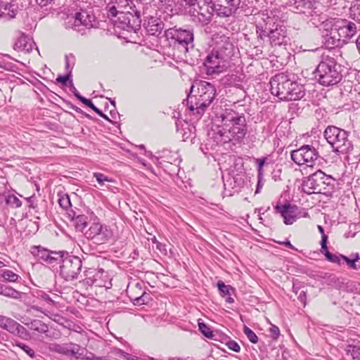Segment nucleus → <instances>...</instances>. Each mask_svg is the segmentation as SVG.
<instances>
[{
  "mask_svg": "<svg viewBox=\"0 0 360 360\" xmlns=\"http://www.w3.org/2000/svg\"><path fill=\"white\" fill-rule=\"evenodd\" d=\"M12 345L13 347H18L20 348L31 358H34L36 356L34 350L25 343L15 340L13 342H12Z\"/></svg>",
  "mask_w": 360,
  "mask_h": 360,
  "instance_id": "nucleus-41",
  "label": "nucleus"
},
{
  "mask_svg": "<svg viewBox=\"0 0 360 360\" xmlns=\"http://www.w3.org/2000/svg\"><path fill=\"white\" fill-rule=\"evenodd\" d=\"M70 91L72 92V94H74V96L78 99L82 103H84L85 101L87 100L86 98L82 96L79 92L77 91V89L75 88V86H74L73 84V82H72V80H70Z\"/></svg>",
  "mask_w": 360,
  "mask_h": 360,
  "instance_id": "nucleus-54",
  "label": "nucleus"
},
{
  "mask_svg": "<svg viewBox=\"0 0 360 360\" xmlns=\"http://www.w3.org/2000/svg\"><path fill=\"white\" fill-rule=\"evenodd\" d=\"M93 176L94 178H96L98 183L103 186L104 185L105 182H113L114 180L111 178H109L108 176H105V174L100 173V172H94L93 174Z\"/></svg>",
  "mask_w": 360,
  "mask_h": 360,
  "instance_id": "nucleus-50",
  "label": "nucleus"
},
{
  "mask_svg": "<svg viewBox=\"0 0 360 360\" xmlns=\"http://www.w3.org/2000/svg\"><path fill=\"white\" fill-rule=\"evenodd\" d=\"M217 285L221 295L226 297V302L230 304L233 303L234 300L231 295L235 292V288L231 285H226L222 281H219Z\"/></svg>",
  "mask_w": 360,
  "mask_h": 360,
  "instance_id": "nucleus-29",
  "label": "nucleus"
},
{
  "mask_svg": "<svg viewBox=\"0 0 360 360\" xmlns=\"http://www.w3.org/2000/svg\"><path fill=\"white\" fill-rule=\"evenodd\" d=\"M58 204L61 208L65 210H68V209L72 206L70 197L68 194L60 195Z\"/></svg>",
  "mask_w": 360,
  "mask_h": 360,
  "instance_id": "nucleus-45",
  "label": "nucleus"
},
{
  "mask_svg": "<svg viewBox=\"0 0 360 360\" xmlns=\"http://www.w3.org/2000/svg\"><path fill=\"white\" fill-rule=\"evenodd\" d=\"M156 248L163 255H166L167 254V245L165 244L158 243L156 245Z\"/></svg>",
  "mask_w": 360,
  "mask_h": 360,
  "instance_id": "nucleus-63",
  "label": "nucleus"
},
{
  "mask_svg": "<svg viewBox=\"0 0 360 360\" xmlns=\"http://www.w3.org/2000/svg\"><path fill=\"white\" fill-rule=\"evenodd\" d=\"M274 209L276 212L279 213L283 218V222L286 225L292 224L297 218L295 215L297 206L295 205H292L289 202H286L284 205L278 203L274 207Z\"/></svg>",
  "mask_w": 360,
  "mask_h": 360,
  "instance_id": "nucleus-18",
  "label": "nucleus"
},
{
  "mask_svg": "<svg viewBox=\"0 0 360 360\" xmlns=\"http://www.w3.org/2000/svg\"><path fill=\"white\" fill-rule=\"evenodd\" d=\"M321 31L322 42L326 49H333L345 44V39H342L333 18L323 21Z\"/></svg>",
  "mask_w": 360,
  "mask_h": 360,
  "instance_id": "nucleus-9",
  "label": "nucleus"
},
{
  "mask_svg": "<svg viewBox=\"0 0 360 360\" xmlns=\"http://www.w3.org/2000/svg\"><path fill=\"white\" fill-rule=\"evenodd\" d=\"M68 105L70 106V108L75 110L76 112H77L78 113H80L83 115H84L86 117L89 118V119H91V115H89V114L86 113L85 112H84L82 109H80L79 108L77 107L76 105H74L73 104L69 103Z\"/></svg>",
  "mask_w": 360,
  "mask_h": 360,
  "instance_id": "nucleus-61",
  "label": "nucleus"
},
{
  "mask_svg": "<svg viewBox=\"0 0 360 360\" xmlns=\"http://www.w3.org/2000/svg\"><path fill=\"white\" fill-rule=\"evenodd\" d=\"M278 18L275 16L263 15L262 19L256 22V34L257 38L264 40L272 30Z\"/></svg>",
  "mask_w": 360,
  "mask_h": 360,
  "instance_id": "nucleus-17",
  "label": "nucleus"
},
{
  "mask_svg": "<svg viewBox=\"0 0 360 360\" xmlns=\"http://www.w3.org/2000/svg\"><path fill=\"white\" fill-rule=\"evenodd\" d=\"M321 252L323 254L326 258V259L332 263H335L340 264V262L342 259V255H334L330 252L328 250L327 245H326V248L324 249L323 247L321 248Z\"/></svg>",
  "mask_w": 360,
  "mask_h": 360,
  "instance_id": "nucleus-38",
  "label": "nucleus"
},
{
  "mask_svg": "<svg viewBox=\"0 0 360 360\" xmlns=\"http://www.w3.org/2000/svg\"><path fill=\"white\" fill-rule=\"evenodd\" d=\"M124 10H118L110 1L106 6L107 15L108 18H117Z\"/></svg>",
  "mask_w": 360,
  "mask_h": 360,
  "instance_id": "nucleus-44",
  "label": "nucleus"
},
{
  "mask_svg": "<svg viewBox=\"0 0 360 360\" xmlns=\"http://www.w3.org/2000/svg\"><path fill=\"white\" fill-rule=\"evenodd\" d=\"M70 58H72L73 60L75 59L74 56L72 54L70 56H65V69L67 72H69L70 71V74H72V70L74 65V62L72 63V64H71L70 61Z\"/></svg>",
  "mask_w": 360,
  "mask_h": 360,
  "instance_id": "nucleus-60",
  "label": "nucleus"
},
{
  "mask_svg": "<svg viewBox=\"0 0 360 360\" xmlns=\"http://www.w3.org/2000/svg\"><path fill=\"white\" fill-rule=\"evenodd\" d=\"M165 11L170 15L179 14L183 11L182 4L179 0H162Z\"/></svg>",
  "mask_w": 360,
  "mask_h": 360,
  "instance_id": "nucleus-27",
  "label": "nucleus"
},
{
  "mask_svg": "<svg viewBox=\"0 0 360 360\" xmlns=\"http://www.w3.org/2000/svg\"><path fill=\"white\" fill-rule=\"evenodd\" d=\"M267 37L271 46H286L290 42L287 27L280 20H278Z\"/></svg>",
  "mask_w": 360,
  "mask_h": 360,
  "instance_id": "nucleus-14",
  "label": "nucleus"
},
{
  "mask_svg": "<svg viewBox=\"0 0 360 360\" xmlns=\"http://www.w3.org/2000/svg\"><path fill=\"white\" fill-rule=\"evenodd\" d=\"M165 37L170 46L186 53L190 49H193L194 29L191 25L179 27L175 25L165 31Z\"/></svg>",
  "mask_w": 360,
  "mask_h": 360,
  "instance_id": "nucleus-6",
  "label": "nucleus"
},
{
  "mask_svg": "<svg viewBox=\"0 0 360 360\" xmlns=\"http://www.w3.org/2000/svg\"><path fill=\"white\" fill-rule=\"evenodd\" d=\"M72 74H70V71L67 72L65 75H58L56 78V82L60 83L63 86H67L68 83L70 84V80H72Z\"/></svg>",
  "mask_w": 360,
  "mask_h": 360,
  "instance_id": "nucleus-53",
  "label": "nucleus"
},
{
  "mask_svg": "<svg viewBox=\"0 0 360 360\" xmlns=\"http://www.w3.org/2000/svg\"><path fill=\"white\" fill-rule=\"evenodd\" d=\"M212 139L217 145L240 142L248 131L245 117L231 109L221 110L212 118Z\"/></svg>",
  "mask_w": 360,
  "mask_h": 360,
  "instance_id": "nucleus-1",
  "label": "nucleus"
},
{
  "mask_svg": "<svg viewBox=\"0 0 360 360\" xmlns=\"http://www.w3.org/2000/svg\"><path fill=\"white\" fill-rule=\"evenodd\" d=\"M235 49L229 37L222 35L217 38L214 46L204 60L207 74L213 75L224 72L229 66Z\"/></svg>",
  "mask_w": 360,
  "mask_h": 360,
  "instance_id": "nucleus-2",
  "label": "nucleus"
},
{
  "mask_svg": "<svg viewBox=\"0 0 360 360\" xmlns=\"http://www.w3.org/2000/svg\"><path fill=\"white\" fill-rule=\"evenodd\" d=\"M6 204L12 208H18L21 207L22 202L16 195L8 194L6 197Z\"/></svg>",
  "mask_w": 360,
  "mask_h": 360,
  "instance_id": "nucleus-43",
  "label": "nucleus"
},
{
  "mask_svg": "<svg viewBox=\"0 0 360 360\" xmlns=\"http://www.w3.org/2000/svg\"><path fill=\"white\" fill-rule=\"evenodd\" d=\"M64 255L60 260V276L67 281L77 279L82 268V259L75 255L64 251Z\"/></svg>",
  "mask_w": 360,
  "mask_h": 360,
  "instance_id": "nucleus-11",
  "label": "nucleus"
},
{
  "mask_svg": "<svg viewBox=\"0 0 360 360\" xmlns=\"http://www.w3.org/2000/svg\"><path fill=\"white\" fill-rule=\"evenodd\" d=\"M335 180L330 175L326 174L321 169L304 177L302 183V191L308 195L323 193L326 195L334 188Z\"/></svg>",
  "mask_w": 360,
  "mask_h": 360,
  "instance_id": "nucleus-7",
  "label": "nucleus"
},
{
  "mask_svg": "<svg viewBox=\"0 0 360 360\" xmlns=\"http://www.w3.org/2000/svg\"><path fill=\"white\" fill-rule=\"evenodd\" d=\"M79 214H77V212L72 210H70L68 212V217L72 221L76 219V217H78Z\"/></svg>",
  "mask_w": 360,
  "mask_h": 360,
  "instance_id": "nucleus-64",
  "label": "nucleus"
},
{
  "mask_svg": "<svg viewBox=\"0 0 360 360\" xmlns=\"http://www.w3.org/2000/svg\"><path fill=\"white\" fill-rule=\"evenodd\" d=\"M164 28V24L159 19L150 18L147 26V31L151 35L160 34Z\"/></svg>",
  "mask_w": 360,
  "mask_h": 360,
  "instance_id": "nucleus-31",
  "label": "nucleus"
},
{
  "mask_svg": "<svg viewBox=\"0 0 360 360\" xmlns=\"http://www.w3.org/2000/svg\"><path fill=\"white\" fill-rule=\"evenodd\" d=\"M318 230L319 233L321 235V248L323 247L324 249L326 248V245H327L328 242V236L324 232V229L323 226L319 225L318 226Z\"/></svg>",
  "mask_w": 360,
  "mask_h": 360,
  "instance_id": "nucleus-55",
  "label": "nucleus"
},
{
  "mask_svg": "<svg viewBox=\"0 0 360 360\" xmlns=\"http://www.w3.org/2000/svg\"><path fill=\"white\" fill-rule=\"evenodd\" d=\"M269 83L271 93L281 101H298L305 95L304 85L283 72L271 77Z\"/></svg>",
  "mask_w": 360,
  "mask_h": 360,
  "instance_id": "nucleus-4",
  "label": "nucleus"
},
{
  "mask_svg": "<svg viewBox=\"0 0 360 360\" xmlns=\"http://www.w3.org/2000/svg\"><path fill=\"white\" fill-rule=\"evenodd\" d=\"M243 333L252 343L256 344L258 342L256 333L245 325L243 326Z\"/></svg>",
  "mask_w": 360,
  "mask_h": 360,
  "instance_id": "nucleus-47",
  "label": "nucleus"
},
{
  "mask_svg": "<svg viewBox=\"0 0 360 360\" xmlns=\"http://www.w3.org/2000/svg\"><path fill=\"white\" fill-rule=\"evenodd\" d=\"M224 84L226 86H238L241 82V79L237 75H227L223 78Z\"/></svg>",
  "mask_w": 360,
  "mask_h": 360,
  "instance_id": "nucleus-40",
  "label": "nucleus"
},
{
  "mask_svg": "<svg viewBox=\"0 0 360 360\" xmlns=\"http://www.w3.org/2000/svg\"><path fill=\"white\" fill-rule=\"evenodd\" d=\"M30 253L42 263L55 266L58 264L64 255V251H52L41 245H33L30 248Z\"/></svg>",
  "mask_w": 360,
  "mask_h": 360,
  "instance_id": "nucleus-13",
  "label": "nucleus"
},
{
  "mask_svg": "<svg viewBox=\"0 0 360 360\" xmlns=\"http://www.w3.org/2000/svg\"><path fill=\"white\" fill-rule=\"evenodd\" d=\"M269 332L271 333V338L274 340H276L278 338L280 335V329L278 326L271 324L269 328Z\"/></svg>",
  "mask_w": 360,
  "mask_h": 360,
  "instance_id": "nucleus-58",
  "label": "nucleus"
},
{
  "mask_svg": "<svg viewBox=\"0 0 360 360\" xmlns=\"http://www.w3.org/2000/svg\"><path fill=\"white\" fill-rule=\"evenodd\" d=\"M129 10L123 11L116 20H114L117 27L127 32H136L141 27V13L139 8L131 1Z\"/></svg>",
  "mask_w": 360,
  "mask_h": 360,
  "instance_id": "nucleus-10",
  "label": "nucleus"
},
{
  "mask_svg": "<svg viewBox=\"0 0 360 360\" xmlns=\"http://www.w3.org/2000/svg\"><path fill=\"white\" fill-rule=\"evenodd\" d=\"M0 327L6 330L10 333L18 335L20 338H25L28 335L27 329L16 321L11 318L2 316Z\"/></svg>",
  "mask_w": 360,
  "mask_h": 360,
  "instance_id": "nucleus-19",
  "label": "nucleus"
},
{
  "mask_svg": "<svg viewBox=\"0 0 360 360\" xmlns=\"http://www.w3.org/2000/svg\"><path fill=\"white\" fill-rule=\"evenodd\" d=\"M103 271H97L96 269H89L84 271L85 278L83 282L89 285L96 287H105V282L102 279Z\"/></svg>",
  "mask_w": 360,
  "mask_h": 360,
  "instance_id": "nucleus-23",
  "label": "nucleus"
},
{
  "mask_svg": "<svg viewBox=\"0 0 360 360\" xmlns=\"http://www.w3.org/2000/svg\"><path fill=\"white\" fill-rule=\"evenodd\" d=\"M350 18L358 23H360V0H354L349 8Z\"/></svg>",
  "mask_w": 360,
  "mask_h": 360,
  "instance_id": "nucleus-33",
  "label": "nucleus"
},
{
  "mask_svg": "<svg viewBox=\"0 0 360 360\" xmlns=\"http://www.w3.org/2000/svg\"><path fill=\"white\" fill-rule=\"evenodd\" d=\"M84 104L86 105V106L89 107L90 108H91L95 112H96L98 115H99L101 117L104 118L105 120H106L110 122H112L105 114H104L100 109H98L97 107H96L94 105V103L91 102V101L90 99L87 98V100L85 101Z\"/></svg>",
  "mask_w": 360,
  "mask_h": 360,
  "instance_id": "nucleus-48",
  "label": "nucleus"
},
{
  "mask_svg": "<svg viewBox=\"0 0 360 360\" xmlns=\"http://www.w3.org/2000/svg\"><path fill=\"white\" fill-rule=\"evenodd\" d=\"M150 300H151V297H150V294H148L146 292V290L144 288L143 292H141V297L136 302H134V305L141 306L143 304H146L149 303V302Z\"/></svg>",
  "mask_w": 360,
  "mask_h": 360,
  "instance_id": "nucleus-49",
  "label": "nucleus"
},
{
  "mask_svg": "<svg viewBox=\"0 0 360 360\" xmlns=\"http://www.w3.org/2000/svg\"><path fill=\"white\" fill-rule=\"evenodd\" d=\"M294 11L303 13L308 16H313L314 11L315 0H293Z\"/></svg>",
  "mask_w": 360,
  "mask_h": 360,
  "instance_id": "nucleus-24",
  "label": "nucleus"
},
{
  "mask_svg": "<svg viewBox=\"0 0 360 360\" xmlns=\"http://www.w3.org/2000/svg\"><path fill=\"white\" fill-rule=\"evenodd\" d=\"M13 48L17 51L29 53L33 49V42L25 37H20L15 41Z\"/></svg>",
  "mask_w": 360,
  "mask_h": 360,
  "instance_id": "nucleus-28",
  "label": "nucleus"
},
{
  "mask_svg": "<svg viewBox=\"0 0 360 360\" xmlns=\"http://www.w3.org/2000/svg\"><path fill=\"white\" fill-rule=\"evenodd\" d=\"M314 74L318 82L324 86L336 85L342 79L341 65L329 55L321 56Z\"/></svg>",
  "mask_w": 360,
  "mask_h": 360,
  "instance_id": "nucleus-5",
  "label": "nucleus"
},
{
  "mask_svg": "<svg viewBox=\"0 0 360 360\" xmlns=\"http://www.w3.org/2000/svg\"><path fill=\"white\" fill-rule=\"evenodd\" d=\"M226 345L228 347V348L233 352H239L240 351V345L238 344L237 342H236L235 340H229L226 343Z\"/></svg>",
  "mask_w": 360,
  "mask_h": 360,
  "instance_id": "nucleus-56",
  "label": "nucleus"
},
{
  "mask_svg": "<svg viewBox=\"0 0 360 360\" xmlns=\"http://www.w3.org/2000/svg\"><path fill=\"white\" fill-rule=\"evenodd\" d=\"M77 19V13H75V16L68 17V20L65 22V27L82 32L84 30V27Z\"/></svg>",
  "mask_w": 360,
  "mask_h": 360,
  "instance_id": "nucleus-32",
  "label": "nucleus"
},
{
  "mask_svg": "<svg viewBox=\"0 0 360 360\" xmlns=\"http://www.w3.org/2000/svg\"><path fill=\"white\" fill-rule=\"evenodd\" d=\"M112 236L113 232L112 229L106 225L101 224V229H99L95 242L103 244L110 240Z\"/></svg>",
  "mask_w": 360,
  "mask_h": 360,
  "instance_id": "nucleus-30",
  "label": "nucleus"
},
{
  "mask_svg": "<svg viewBox=\"0 0 360 360\" xmlns=\"http://www.w3.org/2000/svg\"><path fill=\"white\" fill-rule=\"evenodd\" d=\"M0 276L8 282H16L20 278L18 274L8 269L2 270L0 272Z\"/></svg>",
  "mask_w": 360,
  "mask_h": 360,
  "instance_id": "nucleus-42",
  "label": "nucleus"
},
{
  "mask_svg": "<svg viewBox=\"0 0 360 360\" xmlns=\"http://www.w3.org/2000/svg\"><path fill=\"white\" fill-rule=\"evenodd\" d=\"M74 226L77 231L83 232L88 224V217L85 214H79L74 221Z\"/></svg>",
  "mask_w": 360,
  "mask_h": 360,
  "instance_id": "nucleus-36",
  "label": "nucleus"
},
{
  "mask_svg": "<svg viewBox=\"0 0 360 360\" xmlns=\"http://www.w3.org/2000/svg\"><path fill=\"white\" fill-rule=\"evenodd\" d=\"M185 3V6L190 8L189 12L194 11L198 6V3H200L199 0H181Z\"/></svg>",
  "mask_w": 360,
  "mask_h": 360,
  "instance_id": "nucleus-57",
  "label": "nucleus"
},
{
  "mask_svg": "<svg viewBox=\"0 0 360 360\" xmlns=\"http://www.w3.org/2000/svg\"><path fill=\"white\" fill-rule=\"evenodd\" d=\"M18 6L12 4V0H0V17L10 20L15 18Z\"/></svg>",
  "mask_w": 360,
  "mask_h": 360,
  "instance_id": "nucleus-22",
  "label": "nucleus"
},
{
  "mask_svg": "<svg viewBox=\"0 0 360 360\" xmlns=\"http://www.w3.org/2000/svg\"><path fill=\"white\" fill-rule=\"evenodd\" d=\"M25 324L31 330L35 331L39 334H44L46 338L50 340L58 339L60 337V334L58 333H51L49 330V326L39 319H34L30 323H25Z\"/></svg>",
  "mask_w": 360,
  "mask_h": 360,
  "instance_id": "nucleus-21",
  "label": "nucleus"
},
{
  "mask_svg": "<svg viewBox=\"0 0 360 360\" xmlns=\"http://www.w3.org/2000/svg\"><path fill=\"white\" fill-rule=\"evenodd\" d=\"M144 287V283L141 282H136L135 284L128 285L127 294L134 304L141 297Z\"/></svg>",
  "mask_w": 360,
  "mask_h": 360,
  "instance_id": "nucleus-26",
  "label": "nucleus"
},
{
  "mask_svg": "<svg viewBox=\"0 0 360 360\" xmlns=\"http://www.w3.org/2000/svg\"><path fill=\"white\" fill-rule=\"evenodd\" d=\"M0 295L14 299H18L20 297V292L19 291L3 284L1 285Z\"/></svg>",
  "mask_w": 360,
  "mask_h": 360,
  "instance_id": "nucleus-35",
  "label": "nucleus"
},
{
  "mask_svg": "<svg viewBox=\"0 0 360 360\" xmlns=\"http://www.w3.org/2000/svg\"><path fill=\"white\" fill-rule=\"evenodd\" d=\"M30 309L34 310V311H39L41 313H43L46 316H48L49 311L47 310L44 309L43 307H39V306H38L37 304L31 305L30 306Z\"/></svg>",
  "mask_w": 360,
  "mask_h": 360,
  "instance_id": "nucleus-62",
  "label": "nucleus"
},
{
  "mask_svg": "<svg viewBox=\"0 0 360 360\" xmlns=\"http://www.w3.org/2000/svg\"><path fill=\"white\" fill-rule=\"evenodd\" d=\"M77 20L84 26V29H91L97 25V20L91 11L81 10L77 12Z\"/></svg>",
  "mask_w": 360,
  "mask_h": 360,
  "instance_id": "nucleus-25",
  "label": "nucleus"
},
{
  "mask_svg": "<svg viewBox=\"0 0 360 360\" xmlns=\"http://www.w3.org/2000/svg\"><path fill=\"white\" fill-rule=\"evenodd\" d=\"M345 350L347 354L352 356L353 359L360 360V342L347 345Z\"/></svg>",
  "mask_w": 360,
  "mask_h": 360,
  "instance_id": "nucleus-39",
  "label": "nucleus"
},
{
  "mask_svg": "<svg viewBox=\"0 0 360 360\" xmlns=\"http://www.w3.org/2000/svg\"><path fill=\"white\" fill-rule=\"evenodd\" d=\"M324 137L331 146L336 154H345L353 148L352 143L349 140L348 132L335 126H328L324 131Z\"/></svg>",
  "mask_w": 360,
  "mask_h": 360,
  "instance_id": "nucleus-8",
  "label": "nucleus"
},
{
  "mask_svg": "<svg viewBox=\"0 0 360 360\" xmlns=\"http://www.w3.org/2000/svg\"><path fill=\"white\" fill-rule=\"evenodd\" d=\"M199 330L208 338H211L213 336L212 330L211 328L205 323H198Z\"/></svg>",
  "mask_w": 360,
  "mask_h": 360,
  "instance_id": "nucleus-52",
  "label": "nucleus"
},
{
  "mask_svg": "<svg viewBox=\"0 0 360 360\" xmlns=\"http://www.w3.org/2000/svg\"><path fill=\"white\" fill-rule=\"evenodd\" d=\"M216 14L220 18L232 15L240 6L241 0H213Z\"/></svg>",
  "mask_w": 360,
  "mask_h": 360,
  "instance_id": "nucleus-15",
  "label": "nucleus"
},
{
  "mask_svg": "<svg viewBox=\"0 0 360 360\" xmlns=\"http://www.w3.org/2000/svg\"><path fill=\"white\" fill-rule=\"evenodd\" d=\"M131 1L129 0H112L111 2L116 6L118 10L127 11V6H132Z\"/></svg>",
  "mask_w": 360,
  "mask_h": 360,
  "instance_id": "nucleus-51",
  "label": "nucleus"
},
{
  "mask_svg": "<svg viewBox=\"0 0 360 360\" xmlns=\"http://www.w3.org/2000/svg\"><path fill=\"white\" fill-rule=\"evenodd\" d=\"M307 293L306 290H301L297 296L298 300L302 304L304 307L307 305Z\"/></svg>",
  "mask_w": 360,
  "mask_h": 360,
  "instance_id": "nucleus-59",
  "label": "nucleus"
},
{
  "mask_svg": "<svg viewBox=\"0 0 360 360\" xmlns=\"http://www.w3.org/2000/svg\"><path fill=\"white\" fill-rule=\"evenodd\" d=\"M216 89L213 84L205 81H200L193 84L186 99V105L193 115H202L214 101Z\"/></svg>",
  "mask_w": 360,
  "mask_h": 360,
  "instance_id": "nucleus-3",
  "label": "nucleus"
},
{
  "mask_svg": "<svg viewBox=\"0 0 360 360\" xmlns=\"http://www.w3.org/2000/svg\"><path fill=\"white\" fill-rule=\"evenodd\" d=\"M291 159L297 165H306L313 167L319 157L316 148L311 145H303L291 152Z\"/></svg>",
  "mask_w": 360,
  "mask_h": 360,
  "instance_id": "nucleus-12",
  "label": "nucleus"
},
{
  "mask_svg": "<svg viewBox=\"0 0 360 360\" xmlns=\"http://www.w3.org/2000/svg\"><path fill=\"white\" fill-rule=\"evenodd\" d=\"M99 229H101V224L93 223L85 232L86 238L96 240V236L98 234Z\"/></svg>",
  "mask_w": 360,
  "mask_h": 360,
  "instance_id": "nucleus-37",
  "label": "nucleus"
},
{
  "mask_svg": "<svg viewBox=\"0 0 360 360\" xmlns=\"http://www.w3.org/2000/svg\"><path fill=\"white\" fill-rule=\"evenodd\" d=\"M341 257L350 269L354 270H358L360 269V264H356V262L360 259L359 253H352L350 255V257H347L345 255H341Z\"/></svg>",
  "mask_w": 360,
  "mask_h": 360,
  "instance_id": "nucleus-34",
  "label": "nucleus"
},
{
  "mask_svg": "<svg viewBox=\"0 0 360 360\" xmlns=\"http://www.w3.org/2000/svg\"><path fill=\"white\" fill-rule=\"evenodd\" d=\"M79 345L72 342L51 343L49 345V351L68 356H75L79 353Z\"/></svg>",
  "mask_w": 360,
  "mask_h": 360,
  "instance_id": "nucleus-20",
  "label": "nucleus"
},
{
  "mask_svg": "<svg viewBox=\"0 0 360 360\" xmlns=\"http://www.w3.org/2000/svg\"><path fill=\"white\" fill-rule=\"evenodd\" d=\"M36 297L44 301L46 304L53 306L55 304V302L51 298L49 295L46 293L44 291L38 290L36 292Z\"/></svg>",
  "mask_w": 360,
  "mask_h": 360,
  "instance_id": "nucleus-46",
  "label": "nucleus"
},
{
  "mask_svg": "<svg viewBox=\"0 0 360 360\" xmlns=\"http://www.w3.org/2000/svg\"><path fill=\"white\" fill-rule=\"evenodd\" d=\"M336 27L339 30L341 37L345 39V44L353 38L357 33L358 29L356 25L349 20L342 18H333Z\"/></svg>",
  "mask_w": 360,
  "mask_h": 360,
  "instance_id": "nucleus-16",
  "label": "nucleus"
}]
</instances>
